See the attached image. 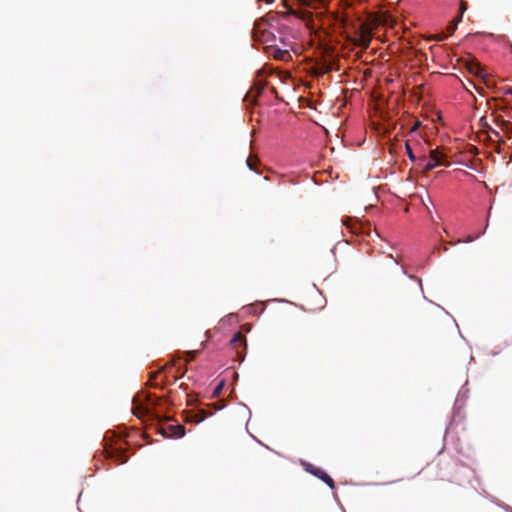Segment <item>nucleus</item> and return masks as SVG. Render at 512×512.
<instances>
[{
	"mask_svg": "<svg viewBox=\"0 0 512 512\" xmlns=\"http://www.w3.org/2000/svg\"><path fill=\"white\" fill-rule=\"evenodd\" d=\"M421 123L419 121H416L412 127L410 128L409 132L414 133L418 128L420 127Z\"/></svg>",
	"mask_w": 512,
	"mask_h": 512,
	"instance_id": "19",
	"label": "nucleus"
},
{
	"mask_svg": "<svg viewBox=\"0 0 512 512\" xmlns=\"http://www.w3.org/2000/svg\"><path fill=\"white\" fill-rule=\"evenodd\" d=\"M301 6L313 8L316 12L309 9H300L293 13L304 21L307 27L315 32L318 29L327 30L328 28L339 25L344 27L346 24V17L339 14H328L324 10V3L326 0H298Z\"/></svg>",
	"mask_w": 512,
	"mask_h": 512,
	"instance_id": "1",
	"label": "nucleus"
},
{
	"mask_svg": "<svg viewBox=\"0 0 512 512\" xmlns=\"http://www.w3.org/2000/svg\"><path fill=\"white\" fill-rule=\"evenodd\" d=\"M466 68L469 71V73L475 75L478 78L484 79L486 77V73L484 72V70L482 69L478 62L468 61L466 63Z\"/></svg>",
	"mask_w": 512,
	"mask_h": 512,
	"instance_id": "13",
	"label": "nucleus"
},
{
	"mask_svg": "<svg viewBox=\"0 0 512 512\" xmlns=\"http://www.w3.org/2000/svg\"><path fill=\"white\" fill-rule=\"evenodd\" d=\"M223 387V382H221L214 390V395H218Z\"/></svg>",
	"mask_w": 512,
	"mask_h": 512,
	"instance_id": "21",
	"label": "nucleus"
},
{
	"mask_svg": "<svg viewBox=\"0 0 512 512\" xmlns=\"http://www.w3.org/2000/svg\"><path fill=\"white\" fill-rule=\"evenodd\" d=\"M342 223L353 234H369L371 231L368 222H362L357 218L346 216L342 218Z\"/></svg>",
	"mask_w": 512,
	"mask_h": 512,
	"instance_id": "5",
	"label": "nucleus"
},
{
	"mask_svg": "<svg viewBox=\"0 0 512 512\" xmlns=\"http://www.w3.org/2000/svg\"><path fill=\"white\" fill-rule=\"evenodd\" d=\"M506 93H507V94H511V95H512V88L507 89V90H506Z\"/></svg>",
	"mask_w": 512,
	"mask_h": 512,
	"instance_id": "27",
	"label": "nucleus"
},
{
	"mask_svg": "<svg viewBox=\"0 0 512 512\" xmlns=\"http://www.w3.org/2000/svg\"><path fill=\"white\" fill-rule=\"evenodd\" d=\"M446 37H447V36H441V35H436V36H434V38H435L436 40H438V41H441V40L445 39Z\"/></svg>",
	"mask_w": 512,
	"mask_h": 512,
	"instance_id": "24",
	"label": "nucleus"
},
{
	"mask_svg": "<svg viewBox=\"0 0 512 512\" xmlns=\"http://www.w3.org/2000/svg\"><path fill=\"white\" fill-rule=\"evenodd\" d=\"M207 417V413L204 410H201L197 413H194L189 416L187 421L194 422V423H200Z\"/></svg>",
	"mask_w": 512,
	"mask_h": 512,
	"instance_id": "15",
	"label": "nucleus"
},
{
	"mask_svg": "<svg viewBox=\"0 0 512 512\" xmlns=\"http://www.w3.org/2000/svg\"><path fill=\"white\" fill-rule=\"evenodd\" d=\"M246 163L250 170L256 171L257 158L250 156L247 158Z\"/></svg>",
	"mask_w": 512,
	"mask_h": 512,
	"instance_id": "16",
	"label": "nucleus"
},
{
	"mask_svg": "<svg viewBox=\"0 0 512 512\" xmlns=\"http://www.w3.org/2000/svg\"><path fill=\"white\" fill-rule=\"evenodd\" d=\"M503 124H504V125H505V127H507V128H508V127H512V123H510V122H506V121H505V122H503Z\"/></svg>",
	"mask_w": 512,
	"mask_h": 512,
	"instance_id": "26",
	"label": "nucleus"
},
{
	"mask_svg": "<svg viewBox=\"0 0 512 512\" xmlns=\"http://www.w3.org/2000/svg\"><path fill=\"white\" fill-rule=\"evenodd\" d=\"M305 470L325 482L331 489L335 488L334 480L322 469L312 464H305Z\"/></svg>",
	"mask_w": 512,
	"mask_h": 512,
	"instance_id": "10",
	"label": "nucleus"
},
{
	"mask_svg": "<svg viewBox=\"0 0 512 512\" xmlns=\"http://www.w3.org/2000/svg\"><path fill=\"white\" fill-rule=\"evenodd\" d=\"M405 148H406V152H407V155L409 157V159L412 161V162H415L416 161V157L412 151V148L409 144V142L407 141L406 144H405Z\"/></svg>",
	"mask_w": 512,
	"mask_h": 512,
	"instance_id": "17",
	"label": "nucleus"
},
{
	"mask_svg": "<svg viewBox=\"0 0 512 512\" xmlns=\"http://www.w3.org/2000/svg\"><path fill=\"white\" fill-rule=\"evenodd\" d=\"M336 60L334 50L330 46L323 48V63L321 67V73L325 74L331 71Z\"/></svg>",
	"mask_w": 512,
	"mask_h": 512,
	"instance_id": "9",
	"label": "nucleus"
},
{
	"mask_svg": "<svg viewBox=\"0 0 512 512\" xmlns=\"http://www.w3.org/2000/svg\"><path fill=\"white\" fill-rule=\"evenodd\" d=\"M196 351L188 352L189 360H193L195 356Z\"/></svg>",
	"mask_w": 512,
	"mask_h": 512,
	"instance_id": "23",
	"label": "nucleus"
},
{
	"mask_svg": "<svg viewBox=\"0 0 512 512\" xmlns=\"http://www.w3.org/2000/svg\"><path fill=\"white\" fill-rule=\"evenodd\" d=\"M467 9V3L464 1H461L460 3V15L462 16L464 11Z\"/></svg>",
	"mask_w": 512,
	"mask_h": 512,
	"instance_id": "20",
	"label": "nucleus"
},
{
	"mask_svg": "<svg viewBox=\"0 0 512 512\" xmlns=\"http://www.w3.org/2000/svg\"><path fill=\"white\" fill-rule=\"evenodd\" d=\"M230 344L232 346V349L235 350L237 360L243 361L247 349V342L245 336L241 332L235 333L233 338L230 340Z\"/></svg>",
	"mask_w": 512,
	"mask_h": 512,
	"instance_id": "7",
	"label": "nucleus"
},
{
	"mask_svg": "<svg viewBox=\"0 0 512 512\" xmlns=\"http://www.w3.org/2000/svg\"><path fill=\"white\" fill-rule=\"evenodd\" d=\"M103 452L105 457L112 460L115 464H124L128 460L125 455V447L121 442H117L115 445H106Z\"/></svg>",
	"mask_w": 512,
	"mask_h": 512,
	"instance_id": "4",
	"label": "nucleus"
},
{
	"mask_svg": "<svg viewBox=\"0 0 512 512\" xmlns=\"http://www.w3.org/2000/svg\"><path fill=\"white\" fill-rule=\"evenodd\" d=\"M265 87V84L262 82H256L250 89V91L247 93L245 99H248L249 97H256L260 95Z\"/></svg>",
	"mask_w": 512,
	"mask_h": 512,
	"instance_id": "14",
	"label": "nucleus"
},
{
	"mask_svg": "<svg viewBox=\"0 0 512 512\" xmlns=\"http://www.w3.org/2000/svg\"><path fill=\"white\" fill-rule=\"evenodd\" d=\"M371 39L372 36L370 29L366 24H361L351 40L355 46L367 49L370 45Z\"/></svg>",
	"mask_w": 512,
	"mask_h": 512,
	"instance_id": "6",
	"label": "nucleus"
},
{
	"mask_svg": "<svg viewBox=\"0 0 512 512\" xmlns=\"http://www.w3.org/2000/svg\"><path fill=\"white\" fill-rule=\"evenodd\" d=\"M268 53L271 56H273L274 59L279 60V61L286 62L289 59H291V54L287 48L281 49V48L271 45L268 47Z\"/></svg>",
	"mask_w": 512,
	"mask_h": 512,
	"instance_id": "12",
	"label": "nucleus"
},
{
	"mask_svg": "<svg viewBox=\"0 0 512 512\" xmlns=\"http://www.w3.org/2000/svg\"><path fill=\"white\" fill-rule=\"evenodd\" d=\"M161 371H156L152 376H151V380L156 378L158 374H160Z\"/></svg>",
	"mask_w": 512,
	"mask_h": 512,
	"instance_id": "25",
	"label": "nucleus"
},
{
	"mask_svg": "<svg viewBox=\"0 0 512 512\" xmlns=\"http://www.w3.org/2000/svg\"><path fill=\"white\" fill-rule=\"evenodd\" d=\"M444 155L438 150L434 149L430 151L428 158L422 157L419 159V166H421L423 172H428L441 165H448L445 163Z\"/></svg>",
	"mask_w": 512,
	"mask_h": 512,
	"instance_id": "3",
	"label": "nucleus"
},
{
	"mask_svg": "<svg viewBox=\"0 0 512 512\" xmlns=\"http://www.w3.org/2000/svg\"><path fill=\"white\" fill-rule=\"evenodd\" d=\"M478 237H479V235H476V236L469 235L467 237V239L465 240V242H472V241H474Z\"/></svg>",
	"mask_w": 512,
	"mask_h": 512,
	"instance_id": "22",
	"label": "nucleus"
},
{
	"mask_svg": "<svg viewBox=\"0 0 512 512\" xmlns=\"http://www.w3.org/2000/svg\"><path fill=\"white\" fill-rule=\"evenodd\" d=\"M160 432L167 437L180 438L185 435V428L183 425L180 424H171L168 425L166 428L161 427Z\"/></svg>",
	"mask_w": 512,
	"mask_h": 512,
	"instance_id": "11",
	"label": "nucleus"
},
{
	"mask_svg": "<svg viewBox=\"0 0 512 512\" xmlns=\"http://www.w3.org/2000/svg\"><path fill=\"white\" fill-rule=\"evenodd\" d=\"M160 399H152L150 394H137L133 399L132 411L138 418H149L161 423V417L156 411V406L159 404Z\"/></svg>",
	"mask_w": 512,
	"mask_h": 512,
	"instance_id": "2",
	"label": "nucleus"
},
{
	"mask_svg": "<svg viewBox=\"0 0 512 512\" xmlns=\"http://www.w3.org/2000/svg\"><path fill=\"white\" fill-rule=\"evenodd\" d=\"M252 35L254 40L260 41V42H269L272 38V33L267 29V23L265 22H257L255 23Z\"/></svg>",
	"mask_w": 512,
	"mask_h": 512,
	"instance_id": "8",
	"label": "nucleus"
},
{
	"mask_svg": "<svg viewBox=\"0 0 512 512\" xmlns=\"http://www.w3.org/2000/svg\"><path fill=\"white\" fill-rule=\"evenodd\" d=\"M461 20H462V16H461V15H459V16H458V17L453 21V23L449 26V32H450V34H452V33L455 31V29H456V27H457L458 23H459V22H461Z\"/></svg>",
	"mask_w": 512,
	"mask_h": 512,
	"instance_id": "18",
	"label": "nucleus"
}]
</instances>
